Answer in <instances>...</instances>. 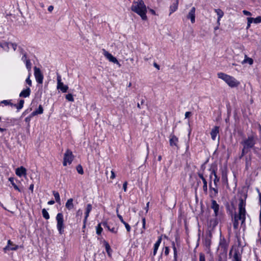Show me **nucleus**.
<instances>
[{
    "label": "nucleus",
    "mask_w": 261,
    "mask_h": 261,
    "mask_svg": "<svg viewBox=\"0 0 261 261\" xmlns=\"http://www.w3.org/2000/svg\"><path fill=\"white\" fill-rule=\"evenodd\" d=\"M102 225L105 228H107L111 232L116 233L117 232V228H116L114 227H111L110 224H109L107 222H102Z\"/></svg>",
    "instance_id": "obj_20"
},
{
    "label": "nucleus",
    "mask_w": 261,
    "mask_h": 261,
    "mask_svg": "<svg viewBox=\"0 0 261 261\" xmlns=\"http://www.w3.org/2000/svg\"><path fill=\"white\" fill-rule=\"evenodd\" d=\"M104 245L105 247L106 250L109 256H111V253L112 252V249L111 248V247L109 245V244L107 242H104Z\"/></svg>",
    "instance_id": "obj_33"
},
{
    "label": "nucleus",
    "mask_w": 261,
    "mask_h": 261,
    "mask_svg": "<svg viewBox=\"0 0 261 261\" xmlns=\"http://www.w3.org/2000/svg\"><path fill=\"white\" fill-rule=\"evenodd\" d=\"M246 213H240L238 215H237V217L239 220H241V225H243L244 224L245 220H246Z\"/></svg>",
    "instance_id": "obj_32"
},
{
    "label": "nucleus",
    "mask_w": 261,
    "mask_h": 261,
    "mask_svg": "<svg viewBox=\"0 0 261 261\" xmlns=\"http://www.w3.org/2000/svg\"><path fill=\"white\" fill-rule=\"evenodd\" d=\"M123 224L124 225L127 231L128 232H129L131 230V227H130V225L127 223H126L125 221L124 223H123Z\"/></svg>",
    "instance_id": "obj_50"
},
{
    "label": "nucleus",
    "mask_w": 261,
    "mask_h": 261,
    "mask_svg": "<svg viewBox=\"0 0 261 261\" xmlns=\"http://www.w3.org/2000/svg\"><path fill=\"white\" fill-rule=\"evenodd\" d=\"M233 227L234 229H237L239 227V219L237 217V215H235L234 217V220L233 222Z\"/></svg>",
    "instance_id": "obj_36"
},
{
    "label": "nucleus",
    "mask_w": 261,
    "mask_h": 261,
    "mask_svg": "<svg viewBox=\"0 0 261 261\" xmlns=\"http://www.w3.org/2000/svg\"><path fill=\"white\" fill-rule=\"evenodd\" d=\"M227 252H220L218 261H227Z\"/></svg>",
    "instance_id": "obj_28"
},
{
    "label": "nucleus",
    "mask_w": 261,
    "mask_h": 261,
    "mask_svg": "<svg viewBox=\"0 0 261 261\" xmlns=\"http://www.w3.org/2000/svg\"><path fill=\"white\" fill-rule=\"evenodd\" d=\"M218 78L222 79L225 81L227 84L231 88L238 87L240 83L234 77L226 74L223 72H218L217 73Z\"/></svg>",
    "instance_id": "obj_2"
},
{
    "label": "nucleus",
    "mask_w": 261,
    "mask_h": 261,
    "mask_svg": "<svg viewBox=\"0 0 261 261\" xmlns=\"http://www.w3.org/2000/svg\"><path fill=\"white\" fill-rule=\"evenodd\" d=\"M102 51L103 55L106 58H107V59L109 60V61L113 63L119 64L120 65V64L117 59L115 57H114L112 54L109 53L105 49H103Z\"/></svg>",
    "instance_id": "obj_13"
},
{
    "label": "nucleus",
    "mask_w": 261,
    "mask_h": 261,
    "mask_svg": "<svg viewBox=\"0 0 261 261\" xmlns=\"http://www.w3.org/2000/svg\"><path fill=\"white\" fill-rule=\"evenodd\" d=\"M145 225H146L145 218H143V219H142V229H143L144 230H145L146 229Z\"/></svg>",
    "instance_id": "obj_59"
},
{
    "label": "nucleus",
    "mask_w": 261,
    "mask_h": 261,
    "mask_svg": "<svg viewBox=\"0 0 261 261\" xmlns=\"http://www.w3.org/2000/svg\"><path fill=\"white\" fill-rule=\"evenodd\" d=\"M11 100H4L1 101V103L4 104L6 106L9 105L11 107H14V104L11 101Z\"/></svg>",
    "instance_id": "obj_42"
},
{
    "label": "nucleus",
    "mask_w": 261,
    "mask_h": 261,
    "mask_svg": "<svg viewBox=\"0 0 261 261\" xmlns=\"http://www.w3.org/2000/svg\"><path fill=\"white\" fill-rule=\"evenodd\" d=\"M31 89L29 87H27L25 89H23L21 92L19 93V97L26 98L29 97L31 94Z\"/></svg>",
    "instance_id": "obj_19"
},
{
    "label": "nucleus",
    "mask_w": 261,
    "mask_h": 261,
    "mask_svg": "<svg viewBox=\"0 0 261 261\" xmlns=\"http://www.w3.org/2000/svg\"><path fill=\"white\" fill-rule=\"evenodd\" d=\"M92 208V205L91 204H88L85 212V216L84 218V222L86 223L87 218L89 216V213L91 211Z\"/></svg>",
    "instance_id": "obj_27"
},
{
    "label": "nucleus",
    "mask_w": 261,
    "mask_h": 261,
    "mask_svg": "<svg viewBox=\"0 0 261 261\" xmlns=\"http://www.w3.org/2000/svg\"><path fill=\"white\" fill-rule=\"evenodd\" d=\"M76 170H77V172L80 174H84V170H83V167L81 165H78L77 166H76Z\"/></svg>",
    "instance_id": "obj_44"
},
{
    "label": "nucleus",
    "mask_w": 261,
    "mask_h": 261,
    "mask_svg": "<svg viewBox=\"0 0 261 261\" xmlns=\"http://www.w3.org/2000/svg\"><path fill=\"white\" fill-rule=\"evenodd\" d=\"M232 251H233V255L232 256V261H242V250L240 251L239 247L232 248L230 251L229 255L231 254Z\"/></svg>",
    "instance_id": "obj_9"
},
{
    "label": "nucleus",
    "mask_w": 261,
    "mask_h": 261,
    "mask_svg": "<svg viewBox=\"0 0 261 261\" xmlns=\"http://www.w3.org/2000/svg\"><path fill=\"white\" fill-rule=\"evenodd\" d=\"M215 12L217 13V14L218 15V19H217V23L219 25H220V20H221V18L224 15V12L220 9H215Z\"/></svg>",
    "instance_id": "obj_26"
},
{
    "label": "nucleus",
    "mask_w": 261,
    "mask_h": 261,
    "mask_svg": "<svg viewBox=\"0 0 261 261\" xmlns=\"http://www.w3.org/2000/svg\"><path fill=\"white\" fill-rule=\"evenodd\" d=\"M15 173L17 176L21 177L22 175L27 174V170L23 166H21L16 169Z\"/></svg>",
    "instance_id": "obj_16"
},
{
    "label": "nucleus",
    "mask_w": 261,
    "mask_h": 261,
    "mask_svg": "<svg viewBox=\"0 0 261 261\" xmlns=\"http://www.w3.org/2000/svg\"><path fill=\"white\" fill-rule=\"evenodd\" d=\"M10 44V43L8 42H4V43H0V47L2 48L5 49H9V45Z\"/></svg>",
    "instance_id": "obj_46"
},
{
    "label": "nucleus",
    "mask_w": 261,
    "mask_h": 261,
    "mask_svg": "<svg viewBox=\"0 0 261 261\" xmlns=\"http://www.w3.org/2000/svg\"><path fill=\"white\" fill-rule=\"evenodd\" d=\"M19 246L14 244L13 242L9 240L7 242V246L4 248V251L6 253L7 251L9 250H16L19 248Z\"/></svg>",
    "instance_id": "obj_12"
},
{
    "label": "nucleus",
    "mask_w": 261,
    "mask_h": 261,
    "mask_svg": "<svg viewBox=\"0 0 261 261\" xmlns=\"http://www.w3.org/2000/svg\"><path fill=\"white\" fill-rule=\"evenodd\" d=\"M219 132V127L217 126H215L214 128H212L211 132V136L212 139L213 140H215L217 135Z\"/></svg>",
    "instance_id": "obj_21"
},
{
    "label": "nucleus",
    "mask_w": 261,
    "mask_h": 261,
    "mask_svg": "<svg viewBox=\"0 0 261 261\" xmlns=\"http://www.w3.org/2000/svg\"><path fill=\"white\" fill-rule=\"evenodd\" d=\"M57 88L59 90H60L63 93L66 92L68 89V87L67 85H64L63 83L62 82L61 76L59 74H57Z\"/></svg>",
    "instance_id": "obj_10"
},
{
    "label": "nucleus",
    "mask_w": 261,
    "mask_h": 261,
    "mask_svg": "<svg viewBox=\"0 0 261 261\" xmlns=\"http://www.w3.org/2000/svg\"><path fill=\"white\" fill-rule=\"evenodd\" d=\"M203 186V190L204 192H207V181L206 179L204 180V181H202Z\"/></svg>",
    "instance_id": "obj_51"
},
{
    "label": "nucleus",
    "mask_w": 261,
    "mask_h": 261,
    "mask_svg": "<svg viewBox=\"0 0 261 261\" xmlns=\"http://www.w3.org/2000/svg\"><path fill=\"white\" fill-rule=\"evenodd\" d=\"M209 187H210V190L211 191H214V196H216L218 193V190L217 189V187H216V188L212 187V181L211 180L210 181V182L209 183Z\"/></svg>",
    "instance_id": "obj_38"
},
{
    "label": "nucleus",
    "mask_w": 261,
    "mask_h": 261,
    "mask_svg": "<svg viewBox=\"0 0 261 261\" xmlns=\"http://www.w3.org/2000/svg\"><path fill=\"white\" fill-rule=\"evenodd\" d=\"M7 120L8 123L11 124V125H14L15 124L16 122L17 121V119L14 118H12L11 119L7 118Z\"/></svg>",
    "instance_id": "obj_41"
},
{
    "label": "nucleus",
    "mask_w": 261,
    "mask_h": 261,
    "mask_svg": "<svg viewBox=\"0 0 261 261\" xmlns=\"http://www.w3.org/2000/svg\"><path fill=\"white\" fill-rule=\"evenodd\" d=\"M53 195L55 197V199L56 200V201L57 203L60 204V202H61V199H60V194H59V192H57V191H53Z\"/></svg>",
    "instance_id": "obj_35"
},
{
    "label": "nucleus",
    "mask_w": 261,
    "mask_h": 261,
    "mask_svg": "<svg viewBox=\"0 0 261 261\" xmlns=\"http://www.w3.org/2000/svg\"><path fill=\"white\" fill-rule=\"evenodd\" d=\"M242 63L243 64L245 63H248L249 65H252L253 63V60L252 59L248 57L247 55H245V59L242 61Z\"/></svg>",
    "instance_id": "obj_34"
},
{
    "label": "nucleus",
    "mask_w": 261,
    "mask_h": 261,
    "mask_svg": "<svg viewBox=\"0 0 261 261\" xmlns=\"http://www.w3.org/2000/svg\"><path fill=\"white\" fill-rule=\"evenodd\" d=\"M199 261H205V255L203 253H200L199 255Z\"/></svg>",
    "instance_id": "obj_56"
},
{
    "label": "nucleus",
    "mask_w": 261,
    "mask_h": 261,
    "mask_svg": "<svg viewBox=\"0 0 261 261\" xmlns=\"http://www.w3.org/2000/svg\"><path fill=\"white\" fill-rule=\"evenodd\" d=\"M228 247V243L226 239L224 237H222L221 233H220L218 249L220 252L227 253Z\"/></svg>",
    "instance_id": "obj_6"
},
{
    "label": "nucleus",
    "mask_w": 261,
    "mask_h": 261,
    "mask_svg": "<svg viewBox=\"0 0 261 261\" xmlns=\"http://www.w3.org/2000/svg\"><path fill=\"white\" fill-rule=\"evenodd\" d=\"M56 220L57 221V230L59 234H62L64 232V228L65 227L64 224V216L63 213H58L56 217Z\"/></svg>",
    "instance_id": "obj_4"
},
{
    "label": "nucleus",
    "mask_w": 261,
    "mask_h": 261,
    "mask_svg": "<svg viewBox=\"0 0 261 261\" xmlns=\"http://www.w3.org/2000/svg\"><path fill=\"white\" fill-rule=\"evenodd\" d=\"M131 10L139 15L143 20L147 19V9L143 0H134L131 6Z\"/></svg>",
    "instance_id": "obj_1"
},
{
    "label": "nucleus",
    "mask_w": 261,
    "mask_h": 261,
    "mask_svg": "<svg viewBox=\"0 0 261 261\" xmlns=\"http://www.w3.org/2000/svg\"><path fill=\"white\" fill-rule=\"evenodd\" d=\"M127 181H125L123 184V189L124 192H126L127 190Z\"/></svg>",
    "instance_id": "obj_63"
},
{
    "label": "nucleus",
    "mask_w": 261,
    "mask_h": 261,
    "mask_svg": "<svg viewBox=\"0 0 261 261\" xmlns=\"http://www.w3.org/2000/svg\"><path fill=\"white\" fill-rule=\"evenodd\" d=\"M164 254L166 256H168L169 255V251H170L169 247L166 246L164 247Z\"/></svg>",
    "instance_id": "obj_54"
},
{
    "label": "nucleus",
    "mask_w": 261,
    "mask_h": 261,
    "mask_svg": "<svg viewBox=\"0 0 261 261\" xmlns=\"http://www.w3.org/2000/svg\"><path fill=\"white\" fill-rule=\"evenodd\" d=\"M222 181L224 184H228L227 171L226 168H223L221 170Z\"/></svg>",
    "instance_id": "obj_22"
},
{
    "label": "nucleus",
    "mask_w": 261,
    "mask_h": 261,
    "mask_svg": "<svg viewBox=\"0 0 261 261\" xmlns=\"http://www.w3.org/2000/svg\"><path fill=\"white\" fill-rule=\"evenodd\" d=\"M66 99L69 101H73L74 98L72 94L69 93L65 96Z\"/></svg>",
    "instance_id": "obj_45"
},
{
    "label": "nucleus",
    "mask_w": 261,
    "mask_h": 261,
    "mask_svg": "<svg viewBox=\"0 0 261 261\" xmlns=\"http://www.w3.org/2000/svg\"><path fill=\"white\" fill-rule=\"evenodd\" d=\"M65 207L68 210H70L73 208L74 205H73V199L72 198H70L67 200V201L65 204Z\"/></svg>",
    "instance_id": "obj_29"
},
{
    "label": "nucleus",
    "mask_w": 261,
    "mask_h": 261,
    "mask_svg": "<svg viewBox=\"0 0 261 261\" xmlns=\"http://www.w3.org/2000/svg\"><path fill=\"white\" fill-rule=\"evenodd\" d=\"M217 166L216 164H213L212 165L211 167L209 169V171L211 172V174L210 175V178L211 180L212 181V175L214 176V184L215 187H217L218 183L220 181V177L218 176L217 175Z\"/></svg>",
    "instance_id": "obj_5"
},
{
    "label": "nucleus",
    "mask_w": 261,
    "mask_h": 261,
    "mask_svg": "<svg viewBox=\"0 0 261 261\" xmlns=\"http://www.w3.org/2000/svg\"><path fill=\"white\" fill-rule=\"evenodd\" d=\"M116 212H117V216L118 218L119 219V220L121 221V222L122 223H124L125 221H124L122 216L120 215V214H119V213H118V209H117Z\"/></svg>",
    "instance_id": "obj_53"
},
{
    "label": "nucleus",
    "mask_w": 261,
    "mask_h": 261,
    "mask_svg": "<svg viewBox=\"0 0 261 261\" xmlns=\"http://www.w3.org/2000/svg\"><path fill=\"white\" fill-rule=\"evenodd\" d=\"M31 119L32 118L30 116H28V117H27L25 118V122L26 123H27L28 124H29L30 123V121L31 120Z\"/></svg>",
    "instance_id": "obj_60"
},
{
    "label": "nucleus",
    "mask_w": 261,
    "mask_h": 261,
    "mask_svg": "<svg viewBox=\"0 0 261 261\" xmlns=\"http://www.w3.org/2000/svg\"><path fill=\"white\" fill-rule=\"evenodd\" d=\"M257 191L259 195V203L261 207V192H259V190L257 189Z\"/></svg>",
    "instance_id": "obj_64"
},
{
    "label": "nucleus",
    "mask_w": 261,
    "mask_h": 261,
    "mask_svg": "<svg viewBox=\"0 0 261 261\" xmlns=\"http://www.w3.org/2000/svg\"><path fill=\"white\" fill-rule=\"evenodd\" d=\"M74 159V155L72 152L69 149H67L64 154V159L63 165L64 166H67V163L69 164H71Z\"/></svg>",
    "instance_id": "obj_7"
},
{
    "label": "nucleus",
    "mask_w": 261,
    "mask_h": 261,
    "mask_svg": "<svg viewBox=\"0 0 261 261\" xmlns=\"http://www.w3.org/2000/svg\"><path fill=\"white\" fill-rule=\"evenodd\" d=\"M179 0H176L170 7V13L171 15L173 12H175L178 9Z\"/></svg>",
    "instance_id": "obj_25"
},
{
    "label": "nucleus",
    "mask_w": 261,
    "mask_h": 261,
    "mask_svg": "<svg viewBox=\"0 0 261 261\" xmlns=\"http://www.w3.org/2000/svg\"><path fill=\"white\" fill-rule=\"evenodd\" d=\"M247 22L248 23H252V22H254V18L252 17H248Z\"/></svg>",
    "instance_id": "obj_62"
},
{
    "label": "nucleus",
    "mask_w": 261,
    "mask_h": 261,
    "mask_svg": "<svg viewBox=\"0 0 261 261\" xmlns=\"http://www.w3.org/2000/svg\"><path fill=\"white\" fill-rule=\"evenodd\" d=\"M171 245L173 250V261H177L178 254L177 247H179L180 245L179 243H177L176 245L174 241L171 242Z\"/></svg>",
    "instance_id": "obj_15"
},
{
    "label": "nucleus",
    "mask_w": 261,
    "mask_h": 261,
    "mask_svg": "<svg viewBox=\"0 0 261 261\" xmlns=\"http://www.w3.org/2000/svg\"><path fill=\"white\" fill-rule=\"evenodd\" d=\"M178 141V138L173 134H172L170 136L169 143L171 146H177Z\"/></svg>",
    "instance_id": "obj_18"
},
{
    "label": "nucleus",
    "mask_w": 261,
    "mask_h": 261,
    "mask_svg": "<svg viewBox=\"0 0 261 261\" xmlns=\"http://www.w3.org/2000/svg\"><path fill=\"white\" fill-rule=\"evenodd\" d=\"M211 207L213 210L214 212V216L215 217L221 218L222 216V213L220 211V206L215 200H212Z\"/></svg>",
    "instance_id": "obj_8"
},
{
    "label": "nucleus",
    "mask_w": 261,
    "mask_h": 261,
    "mask_svg": "<svg viewBox=\"0 0 261 261\" xmlns=\"http://www.w3.org/2000/svg\"><path fill=\"white\" fill-rule=\"evenodd\" d=\"M257 140V137L255 135H251L248 136L247 138H245L242 142L241 144L243 147L247 148L249 150L251 149L255 150L256 148L255 147V145L256 143V141Z\"/></svg>",
    "instance_id": "obj_3"
},
{
    "label": "nucleus",
    "mask_w": 261,
    "mask_h": 261,
    "mask_svg": "<svg viewBox=\"0 0 261 261\" xmlns=\"http://www.w3.org/2000/svg\"><path fill=\"white\" fill-rule=\"evenodd\" d=\"M24 63L25 64L26 68L29 71V73L31 72L32 68V63L30 60L29 59L28 60H26V61Z\"/></svg>",
    "instance_id": "obj_39"
},
{
    "label": "nucleus",
    "mask_w": 261,
    "mask_h": 261,
    "mask_svg": "<svg viewBox=\"0 0 261 261\" xmlns=\"http://www.w3.org/2000/svg\"><path fill=\"white\" fill-rule=\"evenodd\" d=\"M197 174H198V176L202 179V181H204V180L205 179V178L203 176V172H201V171H199L197 173Z\"/></svg>",
    "instance_id": "obj_55"
},
{
    "label": "nucleus",
    "mask_w": 261,
    "mask_h": 261,
    "mask_svg": "<svg viewBox=\"0 0 261 261\" xmlns=\"http://www.w3.org/2000/svg\"><path fill=\"white\" fill-rule=\"evenodd\" d=\"M42 214L44 219L48 220L50 218L49 215L45 208L42 210Z\"/></svg>",
    "instance_id": "obj_37"
},
{
    "label": "nucleus",
    "mask_w": 261,
    "mask_h": 261,
    "mask_svg": "<svg viewBox=\"0 0 261 261\" xmlns=\"http://www.w3.org/2000/svg\"><path fill=\"white\" fill-rule=\"evenodd\" d=\"M29 59H27V53H24L23 54V55H22V57L21 58V60L23 62H25L26 61V60H28Z\"/></svg>",
    "instance_id": "obj_57"
},
{
    "label": "nucleus",
    "mask_w": 261,
    "mask_h": 261,
    "mask_svg": "<svg viewBox=\"0 0 261 261\" xmlns=\"http://www.w3.org/2000/svg\"><path fill=\"white\" fill-rule=\"evenodd\" d=\"M35 111L37 112L38 115L42 114L43 113V109L42 106L41 105H39L38 108Z\"/></svg>",
    "instance_id": "obj_47"
},
{
    "label": "nucleus",
    "mask_w": 261,
    "mask_h": 261,
    "mask_svg": "<svg viewBox=\"0 0 261 261\" xmlns=\"http://www.w3.org/2000/svg\"><path fill=\"white\" fill-rule=\"evenodd\" d=\"M34 76L35 77V79L36 82L40 84H42L43 80V75L40 69L37 67L36 66L34 67Z\"/></svg>",
    "instance_id": "obj_11"
},
{
    "label": "nucleus",
    "mask_w": 261,
    "mask_h": 261,
    "mask_svg": "<svg viewBox=\"0 0 261 261\" xmlns=\"http://www.w3.org/2000/svg\"><path fill=\"white\" fill-rule=\"evenodd\" d=\"M249 150H249L247 148H245V147H243V149L242 150V152H241V154L240 158H242L245 154L247 153Z\"/></svg>",
    "instance_id": "obj_49"
},
{
    "label": "nucleus",
    "mask_w": 261,
    "mask_h": 261,
    "mask_svg": "<svg viewBox=\"0 0 261 261\" xmlns=\"http://www.w3.org/2000/svg\"><path fill=\"white\" fill-rule=\"evenodd\" d=\"M243 13L245 15H246V16H251V13L250 12H249L247 10H245L243 11Z\"/></svg>",
    "instance_id": "obj_61"
},
{
    "label": "nucleus",
    "mask_w": 261,
    "mask_h": 261,
    "mask_svg": "<svg viewBox=\"0 0 261 261\" xmlns=\"http://www.w3.org/2000/svg\"><path fill=\"white\" fill-rule=\"evenodd\" d=\"M221 218L215 217L214 219H212L209 221V227L214 229L219 223V220H220Z\"/></svg>",
    "instance_id": "obj_17"
},
{
    "label": "nucleus",
    "mask_w": 261,
    "mask_h": 261,
    "mask_svg": "<svg viewBox=\"0 0 261 261\" xmlns=\"http://www.w3.org/2000/svg\"><path fill=\"white\" fill-rule=\"evenodd\" d=\"M31 75V72L29 73V75L27 79L25 80V83L30 86L31 87L32 85V81L30 79V76Z\"/></svg>",
    "instance_id": "obj_43"
},
{
    "label": "nucleus",
    "mask_w": 261,
    "mask_h": 261,
    "mask_svg": "<svg viewBox=\"0 0 261 261\" xmlns=\"http://www.w3.org/2000/svg\"><path fill=\"white\" fill-rule=\"evenodd\" d=\"M24 103V101L23 99H20L18 104H14V107L19 111L23 108Z\"/></svg>",
    "instance_id": "obj_31"
},
{
    "label": "nucleus",
    "mask_w": 261,
    "mask_h": 261,
    "mask_svg": "<svg viewBox=\"0 0 261 261\" xmlns=\"http://www.w3.org/2000/svg\"><path fill=\"white\" fill-rule=\"evenodd\" d=\"M246 213L245 203L242 199L240 200L239 204V214Z\"/></svg>",
    "instance_id": "obj_24"
},
{
    "label": "nucleus",
    "mask_w": 261,
    "mask_h": 261,
    "mask_svg": "<svg viewBox=\"0 0 261 261\" xmlns=\"http://www.w3.org/2000/svg\"><path fill=\"white\" fill-rule=\"evenodd\" d=\"M9 180L10 181L11 185H12V186L13 187V188H14V189L15 190H17L18 191V192H22V190L21 189H20V188H19L17 185L14 182V178L13 177H10L9 178Z\"/></svg>",
    "instance_id": "obj_30"
},
{
    "label": "nucleus",
    "mask_w": 261,
    "mask_h": 261,
    "mask_svg": "<svg viewBox=\"0 0 261 261\" xmlns=\"http://www.w3.org/2000/svg\"><path fill=\"white\" fill-rule=\"evenodd\" d=\"M212 237V234L211 232L209 233V238H206L205 240V245L207 247H210L211 243V238Z\"/></svg>",
    "instance_id": "obj_40"
},
{
    "label": "nucleus",
    "mask_w": 261,
    "mask_h": 261,
    "mask_svg": "<svg viewBox=\"0 0 261 261\" xmlns=\"http://www.w3.org/2000/svg\"><path fill=\"white\" fill-rule=\"evenodd\" d=\"M195 12L196 8L193 7L187 15V18L190 19L192 23H194L195 22Z\"/></svg>",
    "instance_id": "obj_14"
},
{
    "label": "nucleus",
    "mask_w": 261,
    "mask_h": 261,
    "mask_svg": "<svg viewBox=\"0 0 261 261\" xmlns=\"http://www.w3.org/2000/svg\"><path fill=\"white\" fill-rule=\"evenodd\" d=\"M261 22V16H258L255 18H254V23L257 24Z\"/></svg>",
    "instance_id": "obj_52"
},
{
    "label": "nucleus",
    "mask_w": 261,
    "mask_h": 261,
    "mask_svg": "<svg viewBox=\"0 0 261 261\" xmlns=\"http://www.w3.org/2000/svg\"><path fill=\"white\" fill-rule=\"evenodd\" d=\"M102 228L100 226V224H99L97 226H96V233L98 234V235H100L101 234L102 231Z\"/></svg>",
    "instance_id": "obj_48"
},
{
    "label": "nucleus",
    "mask_w": 261,
    "mask_h": 261,
    "mask_svg": "<svg viewBox=\"0 0 261 261\" xmlns=\"http://www.w3.org/2000/svg\"><path fill=\"white\" fill-rule=\"evenodd\" d=\"M10 44L12 46L13 50L15 51L17 46V44L15 43H10Z\"/></svg>",
    "instance_id": "obj_58"
},
{
    "label": "nucleus",
    "mask_w": 261,
    "mask_h": 261,
    "mask_svg": "<svg viewBox=\"0 0 261 261\" xmlns=\"http://www.w3.org/2000/svg\"><path fill=\"white\" fill-rule=\"evenodd\" d=\"M162 237H160L158 238L157 241L155 243L153 246V257L156 255L159 247L160 245V244L162 242Z\"/></svg>",
    "instance_id": "obj_23"
}]
</instances>
